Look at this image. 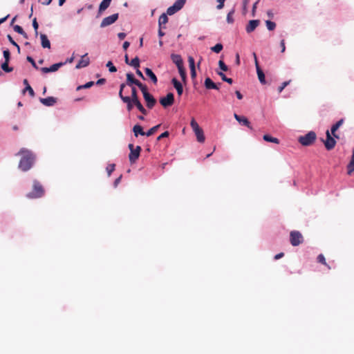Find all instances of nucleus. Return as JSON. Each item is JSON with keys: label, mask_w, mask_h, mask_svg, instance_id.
I'll use <instances>...</instances> for the list:
<instances>
[{"label": "nucleus", "mask_w": 354, "mask_h": 354, "mask_svg": "<svg viewBox=\"0 0 354 354\" xmlns=\"http://www.w3.org/2000/svg\"><path fill=\"white\" fill-rule=\"evenodd\" d=\"M21 158L19 162V169L22 171H27L32 168L35 161V154L30 150L22 148L17 153Z\"/></svg>", "instance_id": "obj_1"}, {"label": "nucleus", "mask_w": 354, "mask_h": 354, "mask_svg": "<svg viewBox=\"0 0 354 354\" xmlns=\"http://www.w3.org/2000/svg\"><path fill=\"white\" fill-rule=\"evenodd\" d=\"M32 187V190L26 194L28 198H38L44 196V189L38 180H33Z\"/></svg>", "instance_id": "obj_2"}, {"label": "nucleus", "mask_w": 354, "mask_h": 354, "mask_svg": "<svg viewBox=\"0 0 354 354\" xmlns=\"http://www.w3.org/2000/svg\"><path fill=\"white\" fill-rule=\"evenodd\" d=\"M316 133L310 131L304 136H301L298 138L299 143L305 147L311 145L316 140Z\"/></svg>", "instance_id": "obj_3"}, {"label": "nucleus", "mask_w": 354, "mask_h": 354, "mask_svg": "<svg viewBox=\"0 0 354 354\" xmlns=\"http://www.w3.org/2000/svg\"><path fill=\"white\" fill-rule=\"evenodd\" d=\"M290 241L292 246H298L304 241L301 233L296 230L291 231L290 233Z\"/></svg>", "instance_id": "obj_4"}, {"label": "nucleus", "mask_w": 354, "mask_h": 354, "mask_svg": "<svg viewBox=\"0 0 354 354\" xmlns=\"http://www.w3.org/2000/svg\"><path fill=\"white\" fill-rule=\"evenodd\" d=\"M187 0H176L172 6L167 8V14L173 15L180 10L185 6Z\"/></svg>", "instance_id": "obj_5"}, {"label": "nucleus", "mask_w": 354, "mask_h": 354, "mask_svg": "<svg viewBox=\"0 0 354 354\" xmlns=\"http://www.w3.org/2000/svg\"><path fill=\"white\" fill-rule=\"evenodd\" d=\"M326 140H322V142H324V146H325V148L328 150V151H330L331 149H333L337 142H336V140L335 139V138H333L330 131L328 130H327L326 131Z\"/></svg>", "instance_id": "obj_6"}, {"label": "nucleus", "mask_w": 354, "mask_h": 354, "mask_svg": "<svg viewBox=\"0 0 354 354\" xmlns=\"http://www.w3.org/2000/svg\"><path fill=\"white\" fill-rule=\"evenodd\" d=\"M160 103L164 108L172 106L174 103V94L168 93L165 96L160 98Z\"/></svg>", "instance_id": "obj_7"}, {"label": "nucleus", "mask_w": 354, "mask_h": 354, "mask_svg": "<svg viewBox=\"0 0 354 354\" xmlns=\"http://www.w3.org/2000/svg\"><path fill=\"white\" fill-rule=\"evenodd\" d=\"M119 17V13H114L110 16H108L102 19L100 24V28H105L114 24Z\"/></svg>", "instance_id": "obj_8"}, {"label": "nucleus", "mask_w": 354, "mask_h": 354, "mask_svg": "<svg viewBox=\"0 0 354 354\" xmlns=\"http://www.w3.org/2000/svg\"><path fill=\"white\" fill-rule=\"evenodd\" d=\"M141 151L142 148L139 145L136 146L134 150L131 149L129 154V160L131 164L136 162V161L139 158Z\"/></svg>", "instance_id": "obj_9"}, {"label": "nucleus", "mask_w": 354, "mask_h": 354, "mask_svg": "<svg viewBox=\"0 0 354 354\" xmlns=\"http://www.w3.org/2000/svg\"><path fill=\"white\" fill-rule=\"evenodd\" d=\"M253 55H254V60H255L257 73L259 80L261 84H266V81L265 74H264L263 71L261 69L260 66H259L256 53H254Z\"/></svg>", "instance_id": "obj_10"}, {"label": "nucleus", "mask_w": 354, "mask_h": 354, "mask_svg": "<svg viewBox=\"0 0 354 354\" xmlns=\"http://www.w3.org/2000/svg\"><path fill=\"white\" fill-rule=\"evenodd\" d=\"M234 118L236 119V120L242 126H245V127H247L248 128L252 129V126H251V123L249 121V120L245 117V116H243V115H239L236 113H234Z\"/></svg>", "instance_id": "obj_11"}, {"label": "nucleus", "mask_w": 354, "mask_h": 354, "mask_svg": "<svg viewBox=\"0 0 354 354\" xmlns=\"http://www.w3.org/2000/svg\"><path fill=\"white\" fill-rule=\"evenodd\" d=\"M171 82L176 90L178 96H181L183 93V86L182 83L176 77H173Z\"/></svg>", "instance_id": "obj_12"}, {"label": "nucleus", "mask_w": 354, "mask_h": 354, "mask_svg": "<svg viewBox=\"0 0 354 354\" xmlns=\"http://www.w3.org/2000/svg\"><path fill=\"white\" fill-rule=\"evenodd\" d=\"M260 21L259 19H252L248 21L245 27V31L247 33H251L253 32L257 26L259 25Z\"/></svg>", "instance_id": "obj_13"}, {"label": "nucleus", "mask_w": 354, "mask_h": 354, "mask_svg": "<svg viewBox=\"0 0 354 354\" xmlns=\"http://www.w3.org/2000/svg\"><path fill=\"white\" fill-rule=\"evenodd\" d=\"M39 102L46 106H53L57 102V98L49 96L45 98H39Z\"/></svg>", "instance_id": "obj_14"}, {"label": "nucleus", "mask_w": 354, "mask_h": 354, "mask_svg": "<svg viewBox=\"0 0 354 354\" xmlns=\"http://www.w3.org/2000/svg\"><path fill=\"white\" fill-rule=\"evenodd\" d=\"M87 56L88 53H85L84 55L82 56V59L78 62V63L75 66V68L80 69L82 68H84L89 64L90 60L89 58L87 57Z\"/></svg>", "instance_id": "obj_15"}, {"label": "nucleus", "mask_w": 354, "mask_h": 354, "mask_svg": "<svg viewBox=\"0 0 354 354\" xmlns=\"http://www.w3.org/2000/svg\"><path fill=\"white\" fill-rule=\"evenodd\" d=\"M143 97L146 102L147 106L149 109H152L155 106L156 100L150 93L147 95H145Z\"/></svg>", "instance_id": "obj_16"}, {"label": "nucleus", "mask_w": 354, "mask_h": 354, "mask_svg": "<svg viewBox=\"0 0 354 354\" xmlns=\"http://www.w3.org/2000/svg\"><path fill=\"white\" fill-rule=\"evenodd\" d=\"M171 59L174 64H176V67H182L183 66V60L181 55L178 54L171 53Z\"/></svg>", "instance_id": "obj_17"}, {"label": "nucleus", "mask_w": 354, "mask_h": 354, "mask_svg": "<svg viewBox=\"0 0 354 354\" xmlns=\"http://www.w3.org/2000/svg\"><path fill=\"white\" fill-rule=\"evenodd\" d=\"M111 1L112 0H102L101 1V3L99 5L97 17H98L102 14V12H104L109 7Z\"/></svg>", "instance_id": "obj_18"}, {"label": "nucleus", "mask_w": 354, "mask_h": 354, "mask_svg": "<svg viewBox=\"0 0 354 354\" xmlns=\"http://www.w3.org/2000/svg\"><path fill=\"white\" fill-rule=\"evenodd\" d=\"M126 84H127V86H133V85H136V84L139 81L135 78L134 75L131 72L127 73L126 74Z\"/></svg>", "instance_id": "obj_19"}, {"label": "nucleus", "mask_w": 354, "mask_h": 354, "mask_svg": "<svg viewBox=\"0 0 354 354\" xmlns=\"http://www.w3.org/2000/svg\"><path fill=\"white\" fill-rule=\"evenodd\" d=\"M204 86L206 89L210 90V89H214V90H218L219 87H216V84L213 82V80L209 77H207L205 79L204 82Z\"/></svg>", "instance_id": "obj_20"}, {"label": "nucleus", "mask_w": 354, "mask_h": 354, "mask_svg": "<svg viewBox=\"0 0 354 354\" xmlns=\"http://www.w3.org/2000/svg\"><path fill=\"white\" fill-rule=\"evenodd\" d=\"M145 73L154 84H157L158 78L156 74L153 72V71L151 68L148 67L145 68Z\"/></svg>", "instance_id": "obj_21"}, {"label": "nucleus", "mask_w": 354, "mask_h": 354, "mask_svg": "<svg viewBox=\"0 0 354 354\" xmlns=\"http://www.w3.org/2000/svg\"><path fill=\"white\" fill-rule=\"evenodd\" d=\"M41 45L44 48H50V41L46 35L41 33L39 35Z\"/></svg>", "instance_id": "obj_22"}, {"label": "nucleus", "mask_w": 354, "mask_h": 354, "mask_svg": "<svg viewBox=\"0 0 354 354\" xmlns=\"http://www.w3.org/2000/svg\"><path fill=\"white\" fill-rule=\"evenodd\" d=\"M134 136L138 137V136H145V131H143V128L139 124H135L132 129Z\"/></svg>", "instance_id": "obj_23"}, {"label": "nucleus", "mask_w": 354, "mask_h": 354, "mask_svg": "<svg viewBox=\"0 0 354 354\" xmlns=\"http://www.w3.org/2000/svg\"><path fill=\"white\" fill-rule=\"evenodd\" d=\"M121 100L127 104V109L128 111H131L133 106H135L134 102H133V100L130 99L129 96H125L124 97H122Z\"/></svg>", "instance_id": "obj_24"}, {"label": "nucleus", "mask_w": 354, "mask_h": 354, "mask_svg": "<svg viewBox=\"0 0 354 354\" xmlns=\"http://www.w3.org/2000/svg\"><path fill=\"white\" fill-rule=\"evenodd\" d=\"M195 133V135L196 136L197 141L199 142H204L205 140V137L204 135L203 130L200 127L199 129H197L196 131H194Z\"/></svg>", "instance_id": "obj_25"}, {"label": "nucleus", "mask_w": 354, "mask_h": 354, "mask_svg": "<svg viewBox=\"0 0 354 354\" xmlns=\"http://www.w3.org/2000/svg\"><path fill=\"white\" fill-rule=\"evenodd\" d=\"M23 84H24L25 86V88H24V91L23 92L25 93L26 91L28 92V94L31 96V97H34L35 96V92H34V90L32 89V88L30 86L29 83H28V81L27 79H24L23 80Z\"/></svg>", "instance_id": "obj_26"}, {"label": "nucleus", "mask_w": 354, "mask_h": 354, "mask_svg": "<svg viewBox=\"0 0 354 354\" xmlns=\"http://www.w3.org/2000/svg\"><path fill=\"white\" fill-rule=\"evenodd\" d=\"M344 119L341 118L340 120L337 121L335 124H333L330 128L331 133H335V132H337L338 129L344 124Z\"/></svg>", "instance_id": "obj_27"}, {"label": "nucleus", "mask_w": 354, "mask_h": 354, "mask_svg": "<svg viewBox=\"0 0 354 354\" xmlns=\"http://www.w3.org/2000/svg\"><path fill=\"white\" fill-rule=\"evenodd\" d=\"M128 65L133 67L135 69L140 68V60L138 56L133 58L131 60H130Z\"/></svg>", "instance_id": "obj_28"}, {"label": "nucleus", "mask_w": 354, "mask_h": 354, "mask_svg": "<svg viewBox=\"0 0 354 354\" xmlns=\"http://www.w3.org/2000/svg\"><path fill=\"white\" fill-rule=\"evenodd\" d=\"M133 102H134V104H135V106H136V108L143 114V115H147V111L146 110V109L143 106V105L142 104V103L140 102V100H136V101H133Z\"/></svg>", "instance_id": "obj_29"}, {"label": "nucleus", "mask_w": 354, "mask_h": 354, "mask_svg": "<svg viewBox=\"0 0 354 354\" xmlns=\"http://www.w3.org/2000/svg\"><path fill=\"white\" fill-rule=\"evenodd\" d=\"M263 139L266 142H273V143H276V144H279V140L278 138L272 137L270 134H265V135H263Z\"/></svg>", "instance_id": "obj_30"}, {"label": "nucleus", "mask_w": 354, "mask_h": 354, "mask_svg": "<svg viewBox=\"0 0 354 354\" xmlns=\"http://www.w3.org/2000/svg\"><path fill=\"white\" fill-rule=\"evenodd\" d=\"M178 71L179 75L182 79V81L184 83H186L187 77V72H186L185 68H184V66L178 67Z\"/></svg>", "instance_id": "obj_31"}, {"label": "nucleus", "mask_w": 354, "mask_h": 354, "mask_svg": "<svg viewBox=\"0 0 354 354\" xmlns=\"http://www.w3.org/2000/svg\"><path fill=\"white\" fill-rule=\"evenodd\" d=\"M216 73L218 74V75H219L221 77V80L223 82H225L230 84H232V83L234 82L232 78L227 77L223 72L216 71Z\"/></svg>", "instance_id": "obj_32"}, {"label": "nucleus", "mask_w": 354, "mask_h": 354, "mask_svg": "<svg viewBox=\"0 0 354 354\" xmlns=\"http://www.w3.org/2000/svg\"><path fill=\"white\" fill-rule=\"evenodd\" d=\"M235 12V8H232L227 13V17H226V21L227 24H233L234 21V19L233 18V15Z\"/></svg>", "instance_id": "obj_33"}, {"label": "nucleus", "mask_w": 354, "mask_h": 354, "mask_svg": "<svg viewBox=\"0 0 354 354\" xmlns=\"http://www.w3.org/2000/svg\"><path fill=\"white\" fill-rule=\"evenodd\" d=\"M136 86H137L142 91L143 96H145V95L149 93V92L148 91L147 86L145 84H143L140 81L138 82Z\"/></svg>", "instance_id": "obj_34"}, {"label": "nucleus", "mask_w": 354, "mask_h": 354, "mask_svg": "<svg viewBox=\"0 0 354 354\" xmlns=\"http://www.w3.org/2000/svg\"><path fill=\"white\" fill-rule=\"evenodd\" d=\"M64 65V63H62V62L52 64L51 66H49L50 73H53V72L58 71Z\"/></svg>", "instance_id": "obj_35"}, {"label": "nucleus", "mask_w": 354, "mask_h": 354, "mask_svg": "<svg viewBox=\"0 0 354 354\" xmlns=\"http://www.w3.org/2000/svg\"><path fill=\"white\" fill-rule=\"evenodd\" d=\"M223 48V46L221 43H217L214 46L211 47V50L215 53H219Z\"/></svg>", "instance_id": "obj_36"}, {"label": "nucleus", "mask_w": 354, "mask_h": 354, "mask_svg": "<svg viewBox=\"0 0 354 354\" xmlns=\"http://www.w3.org/2000/svg\"><path fill=\"white\" fill-rule=\"evenodd\" d=\"M160 127V124L153 126V127H151L147 131L145 132V136L147 137L152 136L155 132L158 131Z\"/></svg>", "instance_id": "obj_37"}, {"label": "nucleus", "mask_w": 354, "mask_h": 354, "mask_svg": "<svg viewBox=\"0 0 354 354\" xmlns=\"http://www.w3.org/2000/svg\"><path fill=\"white\" fill-rule=\"evenodd\" d=\"M9 62H4L1 64V69L6 73H10L13 71V68L9 66Z\"/></svg>", "instance_id": "obj_38"}, {"label": "nucleus", "mask_w": 354, "mask_h": 354, "mask_svg": "<svg viewBox=\"0 0 354 354\" xmlns=\"http://www.w3.org/2000/svg\"><path fill=\"white\" fill-rule=\"evenodd\" d=\"M167 15H169L167 12L166 13H162L159 17L158 24L165 25L168 22L169 19Z\"/></svg>", "instance_id": "obj_39"}, {"label": "nucleus", "mask_w": 354, "mask_h": 354, "mask_svg": "<svg viewBox=\"0 0 354 354\" xmlns=\"http://www.w3.org/2000/svg\"><path fill=\"white\" fill-rule=\"evenodd\" d=\"M94 84H95V82L93 81L88 82H86L84 84L78 86L77 87V91H80V90L83 89V88H89L91 86H93Z\"/></svg>", "instance_id": "obj_40"}, {"label": "nucleus", "mask_w": 354, "mask_h": 354, "mask_svg": "<svg viewBox=\"0 0 354 354\" xmlns=\"http://www.w3.org/2000/svg\"><path fill=\"white\" fill-rule=\"evenodd\" d=\"M266 25L267 29L270 31L274 30L276 28V23L270 20H266Z\"/></svg>", "instance_id": "obj_41"}, {"label": "nucleus", "mask_w": 354, "mask_h": 354, "mask_svg": "<svg viewBox=\"0 0 354 354\" xmlns=\"http://www.w3.org/2000/svg\"><path fill=\"white\" fill-rule=\"evenodd\" d=\"M7 39L10 42L12 45L17 48L18 53H20L21 48L18 44L13 39L10 35H7Z\"/></svg>", "instance_id": "obj_42"}, {"label": "nucleus", "mask_w": 354, "mask_h": 354, "mask_svg": "<svg viewBox=\"0 0 354 354\" xmlns=\"http://www.w3.org/2000/svg\"><path fill=\"white\" fill-rule=\"evenodd\" d=\"M130 99L133 100V102L139 100L137 93V90L134 86H131V95L130 97Z\"/></svg>", "instance_id": "obj_43"}, {"label": "nucleus", "mask_w": 354, "mask_h": 354, "mask_svg": "<svg viewBox=\"0 0 354 354\" xmlns=\"http://www.w3.org/2000/svg\"><path fill=\"white\" fill-rule=\"evenodd\" d=\"M317 261L326 266H327L328 268V269H330V266H328L326 261V259L324 257V256L322 254H320L317 256Z\"/></svg>", "instance_id": "obj_44"}, {"label": "nucleus", "mask_w": 354, "mask_h": 354, "mask_svg": "<svg viewBox=\"0 0 354 354\" xmlns=\"http://www.w3.org/2000/svg\"><path fill=\"white\" fill-rule=\"evenodd\" d=\"M106 66L109 68V71L111 73H115L117 71V68L113 65L111 61H109L106 63Z\"/></svg>", "instance_id": "obj_45"}, {"label": "nucleus", "mask_w": 354, "mask_h": 354, "mask_svg": "<svg viewBox=\"0 0 354 354\" xmlns=\"http://www.w3.org/2000/svg\"><path fill=\"white\" fill-rule=\"evenodd\" d=\"M3 57L5 59L4 62H9L10 59V52L9 49L6 48L3 50Z\"/></svg>", "instance_id": "obj_46"}, {"label": "nucleus", "mask_w": 354, "mask_h": 354, "mask_svg": "<svg viewBox=\"0 0 354 354\" xmlns=\"http://www.w3.org/2000/svg\"><path fill=\"white\" fill-rule=\"evenodd\" d=\"M26 60L31 64L32 66L36 70H39V67L37 66L35 59L31 56H27Z\"/></svg>", "instance_id": "obj_47"}, {"label": "nucleus", "mask_w": 354, "mask_h": 354, "mask_svg": "<svg viewBox=\"0 0 354 354\" xmlns=\"http://www.w3.org/2000/svg\"><path fill=\"white\" fill-rule=\"evenodd\" d=\"M218 66H219V68L221 70L222 72L227 71L228 70V66L221 59H220L218 61Z\"/></svg>", "instance_id": "obj_48"}, {"label": "nucleus", "mask_w": 354, "mask_h": 354, "mask_svg": "<svg viewBox=\"0 0 354 354\" xmlns=\"http://www.w3.org/2000/svg\"><path fill=\"white\" fill-rule=\"evenodd\" d=\"M188 62H189L190 70L196 69L195 60L193 57H192V56L188 57Z\"/></svg>", "instance_id": "obj_49"}, {"label": "nucleus", "mask_w": 354, "mask_h": 354, "mask_svg": "<svg viewBox=\"0 0 354 354\" xmlns=\"http://www.w3.org/2000/svg\"><path fill=\"white\" fill-rule=\"evenodd\" d=\"M32 27L35 30V36L37 37L38 35V28H39V24L37 23V19L36 18H34L32 19Z\"/></svg>", "instance_id": "obj_50"}, {"label": "nucleus", "mask_w": 354, "mask_h": 354, "mask_svg": "<svg viewBox=\"0 0 354 354\" xmlns=\"http://www.w3.org/2000/svg\"><path fill=\"white\" fill-rule=\"evenodd\" d=\"M127 84L125 83H122L120 85V90H119V93H118V95H119V97L121 99L122 97H124L126 95H123V91H124V88H125V86H127Z\"/></svg>", "instance_id": "obj_51"}, {"label": "nucleus", "mask_w": 354, "mask_h": 354, "mask_svg": "<svg viewBox=\"0 0 354 354\" xmlns=\"http://www.w3.org/2000/svg\"><path fill=\"white\" fill-rule=\"evenodd\" d=\"M115 164H109L108 165V166L106 167V171H107V174L108 176H111V174H112V172L115 170Z\"/></svg>", "instance_id": "obj_52"}, {"label": "nucleus", "mask_w": 354, "mask_h": 354, "mask_svg": "<svg viewBox=\"0 0 354 354\" xmlns=\"http://www.w3.org/2000/svg\"><path fill=\"white\" fill-rule=\"evenodd\" d=\"M354 171V163L351 161L347 165V174L348 175H351V174Z\"/></svg>", "instance_id": "obj_53"}, {"label": "nucleus", "mask_w": 354, "mask_h": 354, "mask_svg": "<svg viewBox=\"0 0 354 354\" xmlns=\"http://www.w3.org/2000/svg\"><path fill=\"white\" fill-rule=\"evenodd\" d=\"M190 125L193 129V131H196L197 129H199L200 127L195 119L192 118L190 122Z\"/></svg>", "instance_id": "obj_54"}, {"label": "nucleus", "mask_w": 354, "mask_h": 354, "mask_svg": "<svg viewBox=\"0 0 354 354\" xmlns=\"http://www.w3.org/2000/svg\"><path fill=\"white\" fill-rule=\"evenodd\" d=\"M290 80L283 82L281 86L278 87L279 93H281L283 90L290 84Z\"/></svg>", "instance_id": "obj_55"}, {"label": "nucleus", "mask_w": 354, "mask_h": 354, "mask_svg": "<svg viewBox=\"0 0 354 354\" xmlns=\"http://www.w3.org/2000/svg\"><path fill=\"white\" fill-rule=\"evenodd\" d=\"M169 132L168 131H165L158 136L157 140H160L162 138L169 137Z\"/></svg>", "instance_id": "obj_56"}, {"label": "nucleus", "mask_w": 354, "mask_h": 354, "mask_svg": "<svg viewBox=\"0 0 354 354\" xmlns=\"http://www.w3.org/2000/svg\"><path fill=\"white\" fill-rule=\"evenodd\" d=\"M13 29L18 34H21V32H24V29L22 28L21 26H20L19 25H14Z\"/></svg>", "instance_id": "obj_57"}, {"label": "nucleus", "mask_w": 354, "mask_h": 354, "mask_svg": "<svg viewBox=\"0 0 354 354\" xmlns=\"http://www.w3.org/2000/svg\"><path fill=\"white\" fill-rule=\"evenodd\" d=\"M226 0H216L218 4L216 6L218 10H221L224 7V3Z\"/></svg>", "instance_id": "obj_58"}, {"label": "nucleus", "mask_w": 354, "mask_h": 354, "mask_svg": "<svg viewBox=\"0 0 354 354\" xmlns=\"http://www.w3.org/2000/svg\"><path fill=\"white\" fill-rule=\"evenodd\" d=\"M122 176L120 175L118 178H117L113 182V187H117L118 184L120 183Z\"/></svg>", "instance_id": "obj_59"}, {"label": "nucleus", "mask_w": 354, "mask_h": 354, "mask_svg": "<svg viewBox=\"0 0 354 354\" xmlns=\"http://www.w3.org/2000/svg\"><path fill=\"white\" fill-rule=\"evenodd\" d=\"M136 73L137 74V75L138 77H140V78H142V80H145V77L144 76V75L142 74V73L141 72V71L139 69V68H136Z\"/></svg>", "instance_id": "obj_60"}, {"label": "nucleus", "mask_w": 354, "mask_h": 354, "mask_svg": "<svg viewBox=\"0 0 354 354\" xmlns=\"http://www.w3.org/2000/svg\"><path fill=\"white\" fill-rule=\"evenodd\" d=\"M280 46L281 48V52L284 53L286 50V45H285V40L281 39L280 41Z\"/></svg>", "instance_id": "obj_61"}, {"label": "nucleus", "mask_w": 354, "mask_h": 354, "mask_svg": "<svg viewBox=\"0 0 354 354\" xmlns=\"http://www.w3.org/2000/svg\"><path fill=\"white\" fill-rule=\"evenodd\" d=\"M190 74H191V78L193 80H195L196 77V75H197L196 69L190 70Z\"/></svg>", "instance_id": "obj_62"}, {"label": "nucleus", "mask_w": 354, "mask_h": 354, "mask_svg": "<svg viewBox=\"0 0 354 354\" xmlns=\"http://www.w3.org/2000/svg\"><path fill=\"white\" fill-rule=\"evenodd\" d=\"M106 82V80L104 78H100L97 80V81L95 83L96 85H102Z\"/></svg>", "instance_id": "obj_63"}, {"label": "nucleus", "mask_w": 354, "mask_h": 354, "mask_svg": "<svg viewBox=\"0 0 354 354\" xmlns=\"http://www.w3.org/2000/svg\"><path fill=\"white\" fill-rule=\"evenodd\" d=\"M283 256H284V253H283V252L278 253V254H277L274 257V260H278V259H279L282 258Z\"/></svg>", "instance_id": "obj_64"}]
</instances>
